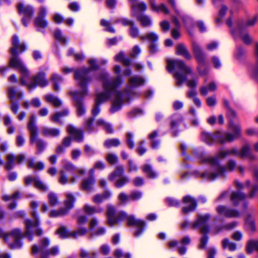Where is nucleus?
<instances>
[{"instance_id":"49","label":"nucleus","mask_w":258,"mask_h":258,"mask_svg":"<svg viewBox=\"0 0 258 258\" xmlns=\"http://www.w3.org/2000/svg\"><path fill=\"white\" fill-rule=\"evenodd\" d=\"M100 25L104 27V30L110 33H115V29L110 25L109 22L102 19L100 21Z\"/></svg>"},{"instance_id":"31","label":"nucleus","mask_w":258,"mask_h":258,"mask_svg":"<svg viewBox=\"0 0 258 258\" xmlns=\"http://www.w3.org/2000/svg\"><path fill=\"white\" fill-rule=\"evenodd\" d=\"M150 5L153 11L156 12H162L164 14H168L169 10L167 7L164 4H161L159 6L156 4L155 0H149Z\"/></svg>"},{"instance_id":"15","label":"nucleus","mask_w":258,"mask_h":258,"mask_svg":"<svg viewBox=\"0 0 258 258\" xmlns=\"http://www.w3.org/2000/svg\"><path fill=\"white\" fill-rule=\"evenodd\" d=\"M192 47L196 58L199 63L198 67L199 74L201 76L206 75L208 73V70L205 67V55L204 53L197 43L194 42Z\"/></svg>"},{"instance_id":"7","label":"nucleus","mask_w":258,"mask_h":258,"mask_svg":"<svg viewBox=\"0 0 258 258\" xmlns=\"http://www.w3.org/2000/svg\"><path fill=\"white\" fill-rule=\"evenodd\" d=\"M167 69L170 73L173 72L176 85L180 86L187 80V75L191 74L190 67L187 66L181 60L168 59Z\"/></svg>"},{"instance_id":"36","label":"nucleus","mask_w":258,"mask_h":258,"mask_svg":"<svg viewBox=\"0 0 258 258\" xmlns=\"http://www.w3.org/2000/svg\"><path fill=\"white\" fill-rule=\"evenodd\" d=\"M245 198V195L239 191H233L231 195V200L234 205H237L239 201Z\"/></svg>"},{"instance_id":"33","label":"nucleus","mask_w":258,"mask_h":258,"mask_svg":"<svg viewBox=\"0 0 258 258\" xmlns=\"http://www.w3.org/2000/svg\"><path fill=\"white\" fill-rule=\"evenodd\" d=\"M95 183V179L93 177H90L83 180L82 183V187L83 189L87 191H91Z\"/></svg>"},{"instance_id":"16","label":"nucleus","mask_w":258,"mask_h":258,"mask_svg":"<svg viewBox=\"0 0 258 258\" xmlns=\"http://www.w3.org/2000/svg\"><path fill=\"white\" fill-rule=\"evenodd\" d=\"M172 8L174 9L176 14V16L173 19V23L175 27L179 28L180 26L179 19L182 21L183 24L187 30L193 26V21L192 19L188 16L182 15L175 8V3L174 0H168Z\"/></svg>"},{"instance_id":"42","label":"nucleus","mask_w":258,"mask_h":258,"mask_svg":"<svg viewBox=\"0 0 258 258\" xmlns=\"http://www.w3.org/2000/svg\"><path fill=\"white\" fill-rule=\"evenodd\" d=\"M143 171L146 173L148 177L150 178H154L157 176V174L154 172L152 167L149 164H146L143 166Z\"/></svg>"},{"instance_id":"14","label":"nucleus","mask_w":258,"mask_h":258,"mask_svg":"<svg viewBox=\"0 0 258 258\" xmlns=\"http://www.w3.org/2000/svg\"><path fill=\"white\" fill-rule=\"evenodd\" d=\"M28 129L30 133V143L31 144L36 142L37 148V152H41L44 149L46 145L37 138V129L35 124V118L33 115L30 117L28 124Z\"/></svg>"},{"instance_id":"58","label":"nucleus","mask_w":258,"mask_h":258,"mask_svg":"<svg viewBox=\"0 0 258 258\" xmlns=\"http://www.w3.org/2000/svg\"><path fill=\"white\" fill-rule=\"evenodd\" d=\"M107 161L111 164L115 163L117 161V157L116 155L110 153L106 156Z\"/></svg>"},{"instance_id":"45","label":"nucleus","mask_w":258,"mask_h":258,"mask_svg":"<svg viewBox=\"0 0 258 258\" xmlns=\"http://www.w3.org/2000/svg\"><path fill=\"white\" fill-rule=\"evenodd\" d=\"M95 125L102 126L108 133L112 132L111 126L102 119H98L95 123Z\"/></svg>"},{"instance_id":"46","label":"nucleus","mask_w":258,"mask_h":258,"mask_svg":"<svg viewBox=\"0 0 258 258\" xmlns=\"http://www.w3.org/2000/svg\"><path fill=\"white\" fill-rule=\"evenodd\" d=\"M114 59L115 61L122 62V63L126 66H127L130 64V59L125 58L124 57V54L123 52H120L117 54L115 56Z\"/></svg>"},{"instance_id":"4","label":"nucleus","mask_w":258,"mask_h":258,"mask_svg":"<svg viewBox=\"0 0 258 258\" xmlns=\"http://www.w3.org/2000/svg\"><path fill=\"white\" fill-rule=\"evenodd\" d=\"M26 231L23 234L21 230L18 228L13 229L10 233H4L0 228V238L4 237V240L8 244L11 249H17L21 247L22 243L20 241L23 237H26L29 240H32L33 234L35 233L38 235L42 234V231L38 227L39 223L37 220L35 219L34 222L30 220L25 221Z\"/></svg>"},{"instance_id":"25","label":"nucleus","mask_w":258,"mask_h":258,"mask_svg":"<svg viewBox=\"0 0 258 258\" xmlns=\"http://www.w3.org/2000/svg\"><path fill=\"white\" fill-rule=\"evenodd\" d=\"M216 211L218 214L227 217L234 218L239 216V213L237 210L229 209L223 206H218Z\"/></svg>"},{"instance_id":"59","label":"nucleus","mask_w":258,"mask_h":258,"mask_svg":"<svg viewBox=\"0 0 258 258\" xmlns=\"http://www.w3.org/2000/svg\"><path fill=\"white\" fill-rule=\"evenodd\" d=\"M206 103L209 107L214 106L217 103L216 97L215 96H210L207 98Z\"/></svg>"},{"instance_id":"63","label":"nucleus","mask_w":258,"mask_h":258,"mask_svg":"<svg viewBox=\"0 0 258 258\" xmlns=\"http://www.w3.org/2000/svg\"><path fill=\"white\" fill-rule=\"evenodd\" d=\"M187 86L190 88H196L198 84V78H195L187 81Z\"/></svg>"},{"instance_id":"10","label":"nucleus","mask_w":258,"mask_h":258,"mask_svg":"<svg viewBox=\"0 0 258 258\" xmlns=\"http://www.w3.org/2000/svg\"><path fill=\"white\" fill-rule=\"evenodd\" d=\"M128 85L124 92L121 93L117 90L120 94V100L122 103L129 101L133 96L136 95L134 88L143 85L145 83V80L140 76L131 77L128 79Z\"/></svg>"},{"instance_id":"30","label":"nucleus","mask_w":258,"mask_h":258,"mask_svg":"<svg viewBox=\"0 0 258 258\" xmlns=\"http://www.w3.org/2000/svg\"><path fill=\"white\" fill-rule=\"evenodd\" d=\"M217 88L216 82H211L207 86H203L200 89V92L202 95L206 96L209 92L215 91Z\"/></svg>"},{"instance_id":"34","label":"nucleus","mask_w":258,"mask_h":258,"mask_svg":"<svg viewBox=\"0 0 258 258\" xmlns=\"http://www.w3.org/2000/svg\"><path fill=\"white\" fill-rule=\"evenodd\" d=\"M84 211L87 214L92 215L95 213H100L102 212L103 209L101 207H94L86 204L84 206Z\"/></svg>"},{"instance_id":"38","label":"nucleus","mask_w":258,"mask_h":258,"mask_svg":"<svg viewBox=\"0 0 258 258\" xmlns=\"http://www.w3.org/2000/svg\"><path fill=\"white\" fill-rule=\"evenodd\" d=\"M43 134L46 136L57 137L59 135V131L56 128L43 127L42 129Z\"/></svg>"},{"instance_id":"13","label":"nucleus","mask_w":258,"mask_h":258,"mask_svg":"<svg viewBox=\"0 0 258 258\" xmlns=\"http://www.w3.org/2000/svg\"><path fill=\"white\" fill-rule=\"evenodd\" d=\"M147 5L144 2L132 6V15L139 20L143 27H149L152 24V21L150 18L146 15H141L140 13L146 11Z\"/></svg>"},{"instance_id":"62","label":"nucleus","mask_w":258,"mask_h":258,"mask_svg":"<svg viewBox=\"0 0 258 258\" xmlns=\"http://www.w3.org/2000/svg\"><path fill=\"white\" fill-rule=\"evenodd\" d=\"M235 186L238 189H241L245 187L249 186L250 184V182L249 180L246 181L244 183H242L239 181H235Z\"/></svg>"},{"instance_id":"19","label":"nucleus","mask_w":258,"mask_h":258,"mask_svg":"<svg viewBox=\"0 0 258 258\" xmlns=\"http://www.w3.org/2000/svg\"><path fill=\"white\" fill-rule=\"evenodd\" d=\"M123 173V168L121 166H118L116 168L115 171L110 174L108 176V179L110 180H113L118 178L115 182V186L117 188H121L127 183L129 179L126 176H122Z\"/></svg>"},{"instance_id":"12","label":"nucleus","mask_w":258,"mask_h":258,"mask_svg":"<svg viewBox=\"0 0 258 258\" xmlns=\"http://www.w3.org/2000/svg\"><path fill=\"white\" fill-rule=\"evenodd\" d=\"M257 20L258 16L255 15L252 18L242 22L239 25L236 30H232L233 35L234 37H239L246 44L250 43L252 42V39L246 31V27L254 25Z\"/></svg>"},{"instance_id":"57","label":"nucleus","mask_w":258,"mask_h":258,"mask_svg":"<svg viewBox=\"0 0 258 258\" xmlns=\"http://www.w3.org/2000/svg\"><path fill=\"white\" fill-rule=\"evenodd\" d=\"M129 34L133 38H137L139 36V29L134 24L130 27Z\"/></svg>"},{"instance_id":"37","label":"nucleus","mask_w":258,"mask_h":258,"mask_svg":"<svg viewBox=\"0 0 258 258\" xmlns=\"http://www.w3.org/2000/svg\"><path fill=\"white\" fill-rule=\"evenodd\" d=\"M176 53L182 55L185 58L190 59L191 55L189 53L186 47L182 44H179L177 46Z\"/></svg>"},{"instance_id":"50","label":"nucleus","mask_w":258,"mask_h":258,"mask_svg":"<svg viewBox=\"0 0 258 258\" xmlns=\"http://www.w3.org/2000/svg\"><path fill=\"white\" fill-rule=\"evenodd\" d=\"M28 167L33 168L36 170H42L44 167V165L43 162H40L35 163L33 161L29 160L28 164Z\"/></svg>"},{"instance_id":"44","label":"nucleus","mask_w":258,"mask_h":258,"mask_svg":"<svg viewBox=\"0 0 258 258\" xmlns=\"http://www.w3.org/2000/svg\"><path fill=\"white\" fill-rule=\"evenodd\" d=\"M47 199L49 205L51 206H55L58 203L57 196L54 192H49L47 195Z\"/></svg>"},{"instance_id":"32","label":"nucleus","mask_w":258,"mask_h":258,"mask_svg":"<svg viewBox=\"0 0 258 258\" xmlns=\"http://www.w3.org/2000/svg\"><path fill=\"white\" fill-rule=\"evenodd\" d=\"M239 157L253 159L254 157L251 153L250 148L248 145H244L239 152Z\"/></svg>"},{"instance_id":"51","label":"nucleus","mask_w":258,"mask_h":258,"mask_svg":"<svg viewBox=\"0 0 258 258\" xmlns=\"http://www.w3.org/2000/svg\"><path fill=\"white\" fill-rule=\"evenodd\" d=\"M54 36L55 39L62 44H65L67 42L66 38L62 35L60 30H56L54 32Z\"/></svg>"},{"instance_id":"11","label":"nucleus","mask_w":258,"mask_h":258,"mask_svg":"<svg viewBox=\"0 0 258 258\" xmlns=\"http://www.w3.org/2000/svg\"><path fill=\"white\" fill-rule=\"evenodd\" d=\"M49 245V240L47 238H43L40 242L39 245H34L32 247V253L34 254H39L40 258H47L48 255H55L59 252V248L57 246L47 249Z\"/></svg>"},{"instance_id":"20","label":"nucleus","mask_w":258,"mask_h":258,"mask_svg":"<svg viewBox=\"0 0 258 258\" xmlns=\"http://www.w3.org/2000/svg\"><path fill=\"white\" fill-rule=\"evenodd\" d=\"M47 9L44 6H41L38 12V15L34 20V25L36 27L45 28L48 26V22L45 18L47 15Z\"/></svg>"},{"instance_id":"64","label":"nucleus","mask_w":258,"mask_h":258,"mask_svg":"<svg viewBox=\"0 0 258 258\" xmlns=\"http://www.w3.org/2000/svg\"><path fill=\"white\" fill-rule=\"evenodd\" d=\"M246 133L248 136H253L258 137V130L255 128H249L246 130Z\"/></svg>"},{"instance_id":"18","label":"nucleus","mask_w":258,"mask_h":258,"mask_svg":"<svg viewBox=\"0 0 258 258\" xmlns=\"http://www.w3.org/2000/svg\"><path fill=\"white\" fill-rule=\"evenodd\" d=\"M17 8L19 13L23 15L21 20L22 24L25 27H27L34 14L33 7L31 6L19 3L17 5Z\"/></svg>"},{"instance_id":"55","label":"nucleus","mask_w":258,"mask_h":258,"mask_svg":"<svg viewBox=\"0 0 258 258\" xmlns=\"http://www.w3.org/2000/svg\"><path fill=\"white\" fill-rule=\"evenodd\" d=\"M114 255L116 258H120L123 257L124 258H131V254L130 253H123L122 250L120 249H116L114 252Z\"/></svg>"},{"instance_id":"24","label":"nucleus","mask_w":258,"mask_h":258,"mask_svg":"<svg viewBox=\"0 0 258 258\" xmlns=\"http://www.w3.org/2000/svg\"><path fill=\"white\" fill-rule=\"evenodd\" d=\"M9 97L11 101V109L13 112L16 113L18 110V105L13 102V99L19 98L22 96L21 92L17 91L13 87L8 88Z\"/></svg>"},{"instance_id":"6","label":"nucleus","mask_w":258,"mask_h":258,"mask_svg":"<svg viewBox=\"0 0 258 258\" xmlns=\"http://www.w3.org/2000/svg\"><path fill=\"white\" fill-rule=\"evenodd\" d=\"M228 128L232 133L227 131H218L212 134L203 132L201 135V139L206 143L210 145L215 142L222 144L232 142L240 137L241 131L239 123L230 121Z\"/></svg>"},{"instance_id":"48","label":"nucleus","mask_w":258,"mask_h":258,"mask_svg":"<svg viewBox=\"0 0 258 258\" xmlns=\"http://www.w3.org/2000/svg\"><path fill=\"white\" fill-rule=\"evenodd\" d=\"M253 250H258V241L257 240H250L247 244V252L251 253Z\"/></svg>"},{"instance_id":"28","label":"nucleus","mask_w":258,"mask_h":258,"mask_svg":"<svg viewBox=\"0 0 258 258\" xmlns=\"http://www.w3.org/2000/svg\"><path fill=\"white\" fill-rule=\"evenodd\" d=\"M7 163L6 168L7 169L10 170L13 167L15 160H16L18 163H20L24 159V156L23 155H19L15 157L12 154H8L7 156Z\"/></svg>"},{"instance_id":"61","label":"nucleus","mask_w":258,"mask_h":258,"mask_svg":"<svg viewBox=\"0 0 258 258\" xmlns=\"http://www.w3.org/2000/svg\"><path fill=\"white\" fill-rule=\"evenodd\" d=\"M100 252L104 255H108L110 251V248L109 245L106 244H103L100 247Z\"/></svg>"},{"instance_id":"56","label":"nucleus","mask_w":258,"mask_h":258,"mask_svg":"<svg viewBox=\"0 0 258 258\" xmlns=\"http://www.w3.org/2000/svg\"><path fill=\"white\" fill-rule=\"evenodd\" d=\"M93 121V119L92 118H90L86 121L85 124V129L90 133L95 131V128L94 127V125L92 124Z\"/></svg>"},{"instance_id":"41","label":"nucleus","mask_w":258,"mask_h":258,"mask_svg":"<svg viewBox=\"0 0 258 258\" xmlns=\"http://www.w3.org/2000/svg\"><path fill=\"white\" fill-rule=\"evenodd\" d=\"M45 100L51 103L55 107H59L61 104V101L52 95H47L45 96Z\"/></svg>"},{"instance_id":"1","label":"nucleus","mask_w":258,"mask_h":258,"mask_svg":"<svg viewBox=\"0 0 258 258\" xmlns=\"http://www.w3.org/2000/svg\"><path fill=\"white\" fill-rule=\"evenodd\" d=\"M114 72L118 75L113 79H109V74L106 72L102 73L97 79L102 83L104 91L96 94L95 105L92 112L94 116L98 115L100 112L99 105L110 99L112 100V106L110 109L111 113L118 111L122 104L120 100V95L117 92V88L122 84V80L120 75V67L115 66L113 68Z\"/></svg>"},{"instance_id":"43","label":"nucleus","mask_w":258,"mask_h":258,"mask_svg":"<svg viewBox=\"0 0 258 258\" xmlns=\"http://www.w3.org/2000/svg\"><path fill=\"white\" fill-rule=\"evenodd\" d=\"M140 38L142 40H144L147 39L151 42H155L157 41L158 39V35L154 32H150L147 34L145 36H141Z\"/></svg>"},{"instance_id":"39","label":"nucleus","mask_w":258,"mask_h":258,"mask_svg":"<svg viewBox=\"0 0 258 258\" xmlns=\"http://www.w3.org/2000/svg\"><path fill=\"white\" fill-rule=\"evenodd\" d=\"M62 164V168L61 170H63L64 172H75L76 171L75 166L69 161L64 159L61 161Z\"/></svg>"},{"instance_id":"26","label":"nucleus","mask_w":258,"mask_h":258,"mask_svg":"<svg viewBox=\"0 0 258 258\" xmlns=\"http://www.w3.org/2000/svg\"><path fill=\"white\" fill-rule=\"evenodd\" d=\"M25 181L26 184H34L36 188L42 191H45L48 189V187L37 177L28 176L25 178Z\"/></svg>"},{"instance_id":"3","label":"nucleus","mask_w":258,"mask_h":258,"mask_svg":"<svg viewBox=\"0 0 258 258\" xmlns=\"http://www.w3.org/2000/svg\"><path fill=\"white\" fill-rule=\"evenodd\" d=\"M90 68H84L78 70L75 72V79L78 82L82 90L80 92H70V94L72 96L75 102L77 110V114L79 116L83 115L85 112V108L82 101L84 97L87 94V85L90 81L89 74L90 70H96L99 69L100 65L106 64L107 61L105 59H101L98 62L95 59H90L88 61Z\"/></svg>"},{"instance_id":"23","label":"nucleus","mask_w":258,"mask_h":258,"mask_svg":"<svg viewBox=\"0 0 258 258\" xmlns=\"http://www.w3.org/2000/svg\"><path fill=\"white\" fill-rule=\"evenodd\" d=\"M231 155L230 150L220 151L215 157H207L202 161L207 162L211 165H218L220 163V159H223Z\"/></svg>"},{"instance_id":"22","label":"nucleus","mask_w":258,"mask_h":258,"mask_svg":"<svg viewBox=\"0 0 258 258\" xmlns=\"http://www.w3.org/2000/svg\"><path fill=\"white\" fill-rule=\"evenodd\" d=\"M184 206L182 208V212L187 214L194 211L197 207V202L195 199L190 196H186L183 198Z\"/></svg>"},{"instance_id":"29","label":"nucleus","mask_w":258,"mask_h":258,"mask_svg":"<svg viewBox=\"0 0 258 258\" xmlns=\"http://www.w3.org/2000/svg\"><path fill=\"white\" fill-rule=\"evenodd\" d=\"M253 176L255 183L252 185L249 194V196L250 198L258 195V169L257 168L253 169Z\"/></svg>"},{"instance_id":"60","label":"nucleus","mask_w":258,"mask_h":258,"mask_svg":"<svg viewBox=\"0 0 258 258\" xmlns=\"http://www.w3.org/2000/svg\"><path fill=\"white\" fill-rule=\"evenodd\" d=\"M105 229L103 227H100L98 228L96 231L92 232L90 233V236L93 237L95 236H100L104 234L105 233Z\"/></svg>"},{"instance_id":"9","label":"nucleus","mask_w":258,"mask_h":258,"mask_svg":"<svg viewBox=\"0 0 258 258\" xmlns=\"http://www.w3.org/2000/svg\"><path fill=\"white\" fill-rule=\"evenodd\" d=\"M210 215L205 214L203 215H198L197 220L192 224L191 227L194 229H200L201 232L204 235L201 239L200 248H204L208 241V237L206 235L209 232L208 221L210 219Z\"/></svg>"},{"instance_id":"40","label":"nucleus","mask_w":258,"mask_h":258,"mask_svg":"<svg viewBox=\"0 0 258 258\" xmlns=\"http://www.w3.org/2000/svg\"><path fill=\"white\" fill-rule=\"evenodd\" d=\"M51 80L53 84L54 90L56 91H58L59 90L58 84H60L62 82V78L59 75L56 74H53L52 75Z\"/></svg>"},{"instance_id":"47","label":"nucleus","mask_w":258,"mask_h":258,"mask_svg":"<svg viewBox=\"0 0 258 258\" xmlns=\"http://www.w3.org/2000/svg\"><path fill=\"white\" fill-rule=\"evenodd\" d=\"M119 144V141L116 139L107 140L104 143V146L107 148H110L112 147H116L118 146Z\"/></svg>"},{"instance_id":"17","label":"nucleus","mask_w":258,"mask_h":258,"mask_svg":"<svg viewBox=\"0 0 258 258\" xmlns=\"http://www.w3.org/2000/svg\"><path fill=\"white\" fill-rule=\"evenodd\" d=\"M67 199L64 202V208H61L59 210H52L49 213V216L50 217H57L62 216L66 215L69 211L74 206V203H75V199L71 194H66Z\"/></svg>"},{"instance_id":"35","label":"nucleus","mask_w":258,"mask_h":258,"mask_svg":"<svg viewBox=\"0 0 258 258\" xmlns=\"http://www.w3.org/2000/svg\"><path fill=\"white\" fill-rule=\"evenodd\" d=\"M69 113V110L67 109H64L61 111L56 112L51 116V119L52 121L61 123L60 119L67 116Z\"/></svg>"},{"instance_id":"8","label":"nucleus","mask_w":258,"mask_h":258,"mask_svg":"<svg viewBox=\"0 0 258 258\" xmlns=\"http://www.w3.org/2000/svg\"><path fill=\"white\" fill-rule=\"evenodd\" d=\"M212 169L211 171H206L203 173L201 176L206 179L214 180L216 178L224 176L229 172L233 171L236 167V162L234 160H230L226 166L218 165H211Z\"/></svg>"},{"instance_id":"27","label":"nucleus","mask_w":258,"mask_h":258,"mask_svg":"<svg viewBox=\"0 0 258 258\" xmlns=\"http://www.w3.org/2000/svg\"><path fill=\"white\" fill-rule=\"evenodd\" d=\"M67 131L77 142H80L83 140V135L82 130L69 125L67 127Z\"/></svg>"},{"instance_id":"21","label":"nucleus","mask_w":258,"mask_h":258,"mask_svg":"<svg viewBox=\"0 0 258 258\" xmlns=\"http://www.w3.org/2000/svg\"><path fill=\"white\" fill-rule=\"evenodd\" d=\"M64 231L67 233L66 235H63L61 233L60 235L62 237H73L76 238L86 234L88 230L85 227L79 226L76 231L70 232L65 227H62L59 230V232Z\"/></svg>"},{"instance_id":"53","label":"nucleus","mask_w":258,"mask_h":258,"mask_svg":"<svg viewBox=\"0 0 258 258\" xmlns=\"http://www.w3.org/2000/svg\"><path fill=\"white\" fill-rule=\"evenodd\" d=\"M222 245L224 248L228 247L231 251H233L236 249V245L233 242H229L227 239H225L222 241Z\"/></svg>"},{"instance_id":"54","label":"nucleus","mask_w":258,"mask_h":258,"mask_svg":"<svg viewBox=\"0 0 258 258\" xmlns=\"http://www.w3.org/2000/svg\"><path fill=\"white\" fill-rule=\"evenodd\" d=\"M60 176L58 178V182L62 185L66 184L69 182V179L64 172L63 170H60L59 171Z\"/></svg>"},{"instance_id":"5","label":"nucleus","mask_w":258,"mask_h":258,"mask_svg":"<svg viewBox=\"0 0 258 258\" xmlns=\"http://www.w3.org/2000/svg\"><path fill=\"white\" fill-rule=\"evenodd\" d=\"M116 210L114 206L108 205L107 206L106 215L107 222L109 225L112 226L118 222L126 220L127 224L129 226H135L137 229L135 232V236L138 237L141 235L145 225L144 221L137 219L133 215H128L125 212L120 211L116 213Z\"/></svg>"},{"instance_id":"2","label":"nucleus","mask_w":258,"mask_h":258,"mask_svg":"<svg viewBox=\"0 0 258 258\" xmlns=\"http://www.w3.org/2000/svg\"><path fill=\"white\" fill-rule=\"evenodd\" d=\"M13 47L10 49V52L12 55L10 61V65L11 67L18 70L21 74V78L20 82L22 84L27 85L29 89L35 88L36 85L41 87H45L48 85V81L45 79V75L43 72L38 73L33 78V83H28V80H29V73L23 62L17 56V52L24 51L26 49L25 45L23 43H19L18 37L14 35L12 38Z\"/></svg>"},{"instance_id":"52","label":"nucleus","mask_w":258,"mask_h":258,"mask_svg":"<svg viewBox=\"0 0 258 258\" xmlns=\"http://www.w3.org/2000/svg\"><path fill=\"white\" fill-rule=\"evenodd\" d=\"M157 135V132L156 131H155L153 132L152 134H150L149 136V139L152 141V147L153 149L157 148L159 145L160 143L158 141H154V138L156 137Z\"/></svg>"}]
</instances>
